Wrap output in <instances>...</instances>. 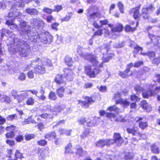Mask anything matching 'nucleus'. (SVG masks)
<instances>
[{
	"mask_svg": "<svg viewBox=\"0 0 160 160\" xmlns=\"http://www.w3.org/2000/svg\"><path fill=\"white\" fill-rule=\"evenodd\" d=\"M19 22L20 34L21 37L30 42L25 41L20 38L14 37L11 39L10 43H8L9 50L12 52L18 51V53L22 57H26L29 53L31 48L35 52L38 50L37 45L34 42H38L45 44H50L53 41V37L48 32L46 31L39 36L36 35V32L32 31L31 26L27 25V22L20 18H18Z\"/></svg>",
	"mask_w": 160,
	"mask_h": 160,
	"instance_id": "nucleus-1",
	"label": "nucleus"
},
{
	"mask_svg": "<svg viewBox=\"0 0 160 160\" xmlns=\"http://www.w3.org/2000/svg\"><path fill=\"white\" fill-rule=\"evenodd\" d=\"M156 83V81H153L151 84H146L144 88L140 85H137L134 87V90L137 94L140 93L144 90H146V91L142 92V95L144 98H148L149 96H153L155 91H160V86H157Z\"/></svg>",
	"mask_w": 160,
	"mask_h": 160,
	"instance_id": "nucleus-2",
	"label": "nucleus"
},
{
	"mask_svg": "<svg viewBox=\"0 0 160 160\" xmlns=\"http://www.w3.org/2000/svg\"><path fill=\"white\" fill-rule=\"evenodd\" d=\"M32 65L36 66H34V72L35 73L39 74H43L45 73V66H51L52 63L50 60L47 58H43L42 61L39 58H37L32 62Z\"/></svg>",
	"mask_w": 160,
	"mask_h": 160,
	"instance_id": "nucleus-3",
	"label": "nucleus"
},
{
	"mask_svg": "<svg viewBox=\"0 0 160 160\" xmlns=\"http://www.w3.org/2000/svg\"><path fill=\"white\" fill-rule=\"evenodd\" d=\"M63 71L64 74H58L56 76L55 81L58 84L64 83V85H65L66 79L69 81L72 80L73 74L72 71L71 69L65 68L64 69Z\"/></svg>",
	"mask_w": 160,
	"mask_h": 160,
	"instance_id": "nucleus-4",
	"label": "nucleus"
},
{
	"mask_svg": "<svg viewBox=\"0 0 160 160\" xmlns=\"http://www.w3.org/2000/svg\"><path fill=\"white\" fill-rule=\"evenodd\" d=\"M84 70L87 75L91 78L95 77V75L98 74L100 71L98 68H92V67L89 65H87L84 67Z\"/></svg>",
	"mask_w": 160,
	"mask_h": 160,
	"instance_id": "nucleus-5",
	"label": "nucleus"
},
{
	"mask_svg": "<svg viewBox=\"0 0 160 160\" xmlns=\"http://www.w3.org/2000/svg\"><path fill=\"white\" fill-rule=\"evenodd\" d=\"M80 55L85 59H87L89 62L92 63L93 65L96 66L98 63V61L96 55H92L91 54L81 52L80 54Z\"/></svg>",
	"mask_w": 160,
	"mask_h": 160,
	"instance_id": "nucleus-6",
	"label": "nucleus"
},
{
	"mask_svg": "<svg viewBox=\"0 0 160 160\" xmlns=\"http://www.w3.org/2000/svg\"><path fill=\"white\" fill-rule=\"evenodd\" d=\"M31 24L34 27V28L41 30L44 25V22L42 20L38 18H33L30 20Z\"/></svg>",
	"mask_w": 160,
	"mask_h": 160,
	"instance_id": "nucleus-7",
	"label": "nucleus"
},
{
	"mask_svg": "<svg viewBox=\"0 0 160 160\" xmlns=\"http://www.w3.org/2000/svg\"><path fill=\"white\" fill-rule=\"evenodd\" d=\"M113 139H110V142L111 144L115 143L118 147L121 146L122 144L124 142V140L122 138L120 134L118 133H115L113 136Z\"/></svg>",
	"mask_w": 160,
	"mask_h": 160,
	"instance_id": "nucleus-8",
	"label": "nucleus"
},
{
	"mask_svg": "<svg viewBox=\"0 0 160 160\" xmlns=\"http://www.w3.org/2000/svg\"><path fill=\"white\" fill-rule=\"evenodd\" d=\"M84 98V101L79 100L78 103L83 108H88L89 105L94 102L95 101L92 97H85Z\"/></svg>",
	"mask_w": 160,
	"mask_h": 160,
	"instance_id": "nucleus-9",
	"label": "nucleus"
},
{
	"mask_svg": "<svg viewBox=\"0 0 160 160\" xmlns=\"http://www.w3.org/2000/svg\"><path fill=\"white\" fill-rule=\"evenodd\" d=\"M155 9V8L152 4L147 8H143L142 10V15L144 19H148L149 13H151Z\"/></svg>",
	"mask_w": 160,
	"mask_h": 160,
	"instance_id": "nucleus-10",
	"label": "nucleus"
},
{
	"mask_svg": "<svg viewBox=\"0 0 160 160\" xmlns=\"http://www.w3.org/2000/svg\"><path fill=\"white\" fill-rule=\"evenodd\" d=\"M66 108V106L64 104H57L52 108L50 109V112L52 113V114L56 116L59 113L61 110H63Z\"/></svg>",
	"mask_w": 160,
	"mask_h": 160,
	"instance_id": "nucleus-11",
	"label": "nucleus"
},
{
	"mask_svg": "<svg viewBox=\"0 0 160 160\" xmlns=\"http://www.w3.org/2000/svg\"><path fill=\"white\" fill-rule=\"evenodd\" d=\"M110 141V139H100L97 142L96 145L97 146L101 148H103L105 146L109 147L111 145Z\"/></svg>",
	"mask_w": 160,
	"mask_h": 160,
	"instance_id": "nucleus-12",
	"label": "nucleus"
},
{
	"mask_svg": "<svg viewBox=\"0 0 160 160\" xmlns=\"http://www.w3.org/2000/svg\"><path fill=\"white\" fill-rule=\"evenodd\" d=\"M26 12L32 17L37 16L39 14V11L36 9L33 8H28L25 10Z\"/></svg>",
	"mask_w": 160,
	"mask_h": 160,
	"instance_id": "nucleus-13",
	"label": "nucleus"
},
{
	"mask_svg": "<svg viewBox=\"0 0 160 160\" xmlns=\"http://www.w3.org/2000/svg\"><path fill=\"white\" fill-rule=\"evenodd\" d=\"M101 15L98 13L97 12H93L92 13L87 15L88 17V20L89 21H96L95 19H98L101 17Z\"/></svg>",
	"mask_w": 160,
	"mask_h": 160,
	"instance_id": "nucleus-14",
	"label": "nucleus"
},
{
	"mask_svg": "<svg viewBox=\"0 0 160 160\" xmlns=\"http://www.w3.org/2000/svg\"><path fill=\"white\" fill-rule=\"evenodd\" d=\"M133 64L132 62L127 65V68L124 72H120L119 75L122 78H125L127 75L128 73L130 71V68L133 67Z\"/></svg>",
	"mask_w": 160,
	"mask_h": 160,
	"instance_id": "nucleus-15",
	"label": "nucleus"
},
{
	"mask_svg": "<svg viewBox=\"0 0 160 160\" xmlns=\"http://www.w3.org/2000/svg\"><path fill=\"white\" fill-rule=\"evenodd\" d=\"M24 6V3L23 1L19 0L18 2H14L11 5L10 8L11 9H18L17 8L23 7Z\"/></svg>",
	"mask_w": 160,
	"mask_h": 160,
	"instance_id": "nucleus-16",
	"label": "nucleus"
},
{
	"mask_svg": "<svg viewBox=\"0 0 160 160\" xmlns=\"http://www.w3.org/2000/svg\"><path fill=\"white\" fill-rule=\"evenodd\" d=\"M28 96V93L26 92H24L21 94H18L16 100L18 102L20 103L25 99Z\"/></svg>",
	"mask_w": 160,
	"mask_h": 160,
	"instance_id": "nucleus-17",
	"label": "nucleus"
},
{
	"mask_svg": "<svg viewBox=\"0 0 160 160\" xmlns=\"http://www.w3.org/2000/svg\"><path fill=\"white\" fill-rule=\"evenodd\" d=\"M0 101L2 102H5L7 103H10L11 100L10 97L2 94L0 92Z\"/></svg>",
	"mask_w": 160,
	"mask_h": 160,
	"instance_id": "nucleus-18",
	"label": "nucleus"
},
{
	"mask_svg": "<svg viewBox=\"0 0 160 160\" xmlns=\"http://www.w3.org/2000/svg\"><path fill=\"white\" fill-rule=\"evenodd\" d=\"M131 47L133 48L134 50L133 51V52L135 54H137L139 52V51H141L140 54L143 55H147L146 53H142V51L143 48L142 47H140L138 45L136 44V46L133 47L132 46L131 44Z\"/></svg>",
	"mask_w": 160,
	"mask_h": 160,
	"instance_id": "nucleus-19",
	"label": "nucleus"
},
{
	"mask_svg": "<svg viewBox=\"0 0 160 160\" xmlns=\"http://www.w3.org/2000/svg\"><path fill=\"white\" fill-rule=\"evenodd\" d=\"M140 6H139L134 8H133L132 10V12H133V16L134 18L135 19H138L139 16L141 15L139 12V10L140 8Z\"/></svg>",
	"mask_w": 160,
	"mask_h": 160,
	"instance_id": "nucleus-20",
	"label": "nucleus"
},
{
	"mask_svg": "<svg viewBox=\"0 0 160 160\" xmlns=\"http://www.w3.org/2000/svg\"><path fill=\"white\" fill-rule=\"evenodd\" d=\"M151 152L154 154H158L159 153V148L156 143H153L150 146Z\"/></svg>",
	"mask_w": 160,
	"mask_h": 160,
	"instance_id": "nucleus-21",
	"label": "nucleus"
},
{
	"mask_svg": "<svg viewBox=\"0 0 160 160\" xmlns=\"http://www.w3.org/2000/svg\"><path fill=\"white\" fill-rule=\"evenodd\" d=\"M65 91V88L63 87H61L57 89L56 90V93L58 97L62 98L64 96V93Z\"/></svg>",
	"mask_w": 160,
	"mask_h": 160,
	"instance_id": "nucleus-22",
	"label": "nucleus"
},
{
	"mask_svg": "<svg viewBox=\"0 0 160 160\" xmlns=\"http://www.w3.org/2000/svg\"><path fill=\"white\" fill-rule=\"evenodd\" d=\"M149 38L150 39L151 42L154 44H156L158 42V38L157 36L154 35L153 34H148Z\"/></svg>",
	"mask_w": 160,
	"mask_h": 160,
	"instance_id": "nucleus-23",
	"label": "nucleus"
},
{
	"mask_svg": "<svg viewBox=\"0 0 160 160\" xmlns=\"http://www.w3.org/2000/svg\"><path fill=\"white\" fill-rule=\"evenodd\" d=\"M56 136V133L54 132H49L46 134L45 137L46 138L48 139L49 140L55 138Z\"/></svg>",
	"mask_w": 160,
	"mask_h": 160,
	"instance_id": "nucleus-24",
	"label": "nucleus"
},
{
	"mask_svg": "<svg viewBox=\"0 0 160 160\" xmlns=\"http://www.w3.org/2000/svg\"><path fill=\"white\" fill-rule=\"evenodd\" d=\"M127 131L128 133H132L133 135L141 136V134L138 132L134 128H128L127 129Z\"/></svg>",
	"mask_w": 160,
	"mask_h": 160,
	"instance_id": "nucleus-25",
	"label": "nucleus"
},
{
	"mask_svg": "<svg viewBox=\"0 0 160 160\" xmlns=\"http://www.w3.org/2000/svg\"><path fill=\"white\" fill-rule=\"evenodd\" d=\"M123 26L122 25L120 24H118L117 26L112 29V30L113 32H121L122 30Z\"/></svg>",
	"mask_w": 160,
	"mask_h": 160,
	"instance_id": "nucleus-26",
	"label": "nucleus"
},
{
	"mask_svg": "<svg viewBox=\"0 0 160 160\" xmlns=\"http://www.w3.org/2000/svg\"><path fill=\"white\" fill-rule=\"evenodd\" d=\"M76 148V154L80 157L82 156L83 154L85 152L83 150L82 148L79 146H77Z\"/></svg>",
	"mask_w": 160,
	"mask_h": 160,
	"instance_id": "nucleus-27",
	"label": "nucleus"
},
{
	"mask_svg": "<svg viewBox=\"0 0 160 160\" xmlns=\"http://www.w3.org/2000/svg\"><path fill=\"white\" fill-rule=\"evenodd\" d=\"M24 157L22 154L20 153L18 150H17L14 155V160H18V159H21Z\"/></svg>",
	"mask_w": 160,
	"mask_h": 160,
	"instance_id": "nucleus-28",
	"label": "nucleus"
},
{
	"mask_svg": "<svg viewBox=\"0 0 160 160\" xmlns=\"http://www.w3.org/2000/svg\"><path fill=\"white\" fill-rule=\"evenodd\" d=\"M113 98L115 100L116 103V104H119V103H120V101H121L122 98H121V95L119 93H118L116 94H114V96L113 97Z\"/></svg>",
	"mask_w": 160,
	"mask_h": 160,
	"instance_id": "nucleus-29",
	"label": "nucleus"
},
{
	"mask_svg": "<svg viewBox=\"0 0 160 160\" xmlns=\"http://www.w3.org/2000/svg\"><path fill=\"white\" fill-rule=\"evenodd\" d=\"M133 157L134 155L133 153L127 152L125 154L124 158L125 160H131Z\"/></svg>",
	"mask_w": 160,
	"mask_h": 160,
	"instance_id": "nucleus-30",
	"label": "nucleus"
},
{
	"mask_svg": "<svg viewBox=\"0 0 160 160\" xmlns=\"http://www.w3.org/2000/svg\"><path fill=\"white\" fill-rule=\"evenodd\" d=\"M120 103H119V104H122L123 107L124 108L128 107L130 104L129 102L127 100H124L122 99L120 101Z\"/></svg>",
	"mask_w": 160,
	"mask_h": 160,
	"instance_id": "nucleus-31",
	"label": "nucleus"
},
{
	"mask_svg": "<svg viewBox=\"0 0 160 160\" xmlns=\"http://www.w3.org/2000/svg\"><path fill=\"white\" fill-rule=\"evenodd\" d=\"M12 32V31L9 30L8 29L6 28H3L1 32V37L3 38L4 35H6V34H9Z\"/></svg>",
	"mask_w": 160,
	"mask_h": 160,
	"instance_id": "nucleus-32",
	"label": "nucleus"
},
{
	"mask_svg": "<svg viewBox=\"0 0 160 160\" xmlns=\"http://www.w3.org/2000/svg\"><path fill=\"white\" fill-rule=\"evenodd\" d=\"M139 126L142 129H144L148 126V123L147 122H139Z\"/></svg>",
	"mask_w": 160,
	"mask_h": 160,
	"instance_id": "nucleus-33",
	"label": "nucleus"
},
{
	"mask_svg": "<svg viewBox=\"0 0 160 160\" xmlns=\"http://www.w3.org/2000/svg\"><path fill=\"white\" fill-rule=\"evenodd\" d=\"M49 99L52 100H55L57 98L55 93L52 91L50 92L48 96Z\"/></svg>",
	"mask_w": 160,
	"mask_h": 160,
	"instance_id": "nucleus-34",
	"label": "nucleus"
},
{
	"mask_svg": "<svg viewBox=\"0 0 160 160\" xmlns=\"http://www.w3.org/2000/svg\"><path fill=\"white\" fill-rule=\"evenodd\" d=\"M71 131L72 130L70 129L66 130L62 128L59 130V132L62 134H64L68 136L70 135Z\"/></svg>",
	"mask_w": 160,
	"mask_h": 160,
	"instance_id": "nucleus-35",
	"label": "nucleus"
},
{
	"mask_svg": "<svg viewBox=\"0 0 160 160\" xmlns=\"http://www.w3.org/2000/svg\"><path fill=\"white\" fill-rule=\"evenodd\" d=\"M108 110L110 111H113L116 113L118 112L119 111V109L114 105L108 107Z\"/></svg>",
	"mask_w": 160,
	"mask_h": 160,
	"instance_id": "nucleus-36",
	"label": "nucleus"
},
{
	"mask_svg": "<svg viewBox=\"0 0 160 160\" xmlns=\"http://www.w3.org/2000/svg\"><path fill=\"white\" fill-rule=\"evenodd\" d=\"M65 62L68 65L71 66L72 64V58L68 56L66 57L65 58Z\"/></svg>",
	"mask_w": 160,
	"mask_h": 160,
	"instance_id": "nucleus-37",
	"label": "nucleus"
},
{
	"mask_svg": "<svg viewBox=\"0 0 160 160\" xmlns=\"http://www.w3.org/2000/svg\"><path fill=\"white\" fill-rule=\"evenodd\" d=\"M34 103V99L32 97L28 98L26 102L27 105H33Z\"/></svg>",
	"mask_w": 160,
	"mask_h": 160,
	"instance_id": "nucleus-38",
	"label": "nucleus"
},
{
	"mask_svg": "<svg viewBox=\"0 0 160 160\" xmlns=\"http://www.w3.org/2000/svg\"><path fill=\"white\" fill-rule=\"evenodd\" d=\"M72 148V145L71 143H69L65 147V153H67L69 152L72 153L71 151V148Z\"/></svg>",
	"mask_w": 160,
	"mask_h": 160,
	"instance_id": "nucleus-39",
	"label": "nucleus"
},
{
	"mask_svg": "<svg viewBox=\"0 0 160 160\" xmlns=\"http://www.w3.org/2000/svg\"><path fill=\"white\" fill-rule=\"evenodd\" d=\"M124 42H119V43L115 42L113 43V46L114 48H119L122 47L124 46Z\"/></svg>",
	"mask_w": 160,
	"mask_h": 160,
	"instance_id": "nucleus-40",
	"label": "nucleus"
},
{
	"mask_svg": "<svg viewBox=\"0 0 160 160\" xmlns=\"http://www.w3.org/2000/svg\"><path fill=\"white\" fill-rule=\"evenodd\" d=\"M15 136L14 131H9L6 134V136L7 138H12Z\"/></svg>",
	"mask_w": 160,
	"mask_h": 160,
	"instance_id": "nucleus-41",
	"label": "nucleus"
},
{
	"mask_svg": "<svg viewBox=\"0 0 160 160\" xmlns=\"http://www.w3.org/2000/svg\"><path fill=\"white\" fill-rule=\"evenodd\" d=\"M136 29V28H132L129 25H126L125 28V31L127 32H133Z\"/></svg>",
	"mask_w": 160,
	"mask_h": 160,
	"instance_id": "nucleus-42",
	"label": "nucleus"
},
{
	"mask_svg": "<svg viewBox=\"0 0 160 160\" xmlns=\"http://www.w3.org/2000/svg\"><path fill=\"white\" fill-rule=\"evenodd\" d=\"M59 25V23L57 22H55L51 24V27L52 29L56 31H57L58 29L57 27Z\"/></svg>",
	"mask_w": 160,
	"mask_h": 160,
	"instance_id": "nucleus-43",
	"label": "nucleus"
},
{
	"mask_svg": "<svg viewBox=\"0 0 160 160\" xmlns=\"http://www.w3.org/2000/svg\"><path fill=\"white\" fill-rule=\"evenodd\" d=\"M10 94L14 99H17L18 95L17 91L15 90L11 91Z\"/></svg>",
	"mask_w": 160,
	"mask_h": 160,
	"instance_id": "nucleus-44",
	"label": "nucleus"
},
{
	"mask_svg": "<svg viewBox=\"0 0 160 160\" xmlns=\"http://www.w3.org/2000/svg\"><path fill=\"white\" fill-rule=\"evenodd\" d=\"M152 62L156 64L157 65L160 63V56L157 57L153 59Z\"/></svg>",
	"mask_w": 160,
	"mask_h": 160,
	"instance_id": "nucleus-45",
	"label": "nucleus"
},
{
	"mask_svg": "<svg viewBox=\"0 0 160 160\" xmlns=\"http://www.w3.org/2000/svg\"><path fill=\"white\" fill-rule=\"evenodd\" d=\"M102 34V29H98L94 32V34L92 36V38H93L96 36H101Z\"/></svg>",
	"mask_w": 160,
	"mask_h": 160,
	"instance_id": "nucleus-46",
	"label": "nucleus"
},
{
	"mask_svg": "<svg viewBox=\"0 0 160 160\" xmlns=\"http://www.w3.org/2000/svg\"><path fill=\"white\" fill-rule=\"evenodd\" d=\"M130 98L132 101L136 102H138L140 100V98L135 95H131Z\"/></svg>",
	"mask_w": 160,
	"mask_h": 160,
	"instance_id": "nucleus-47",
	"label": "nucleus"
},
{
	"mask_svg": "<svg viewBox=\"0 0 160 160\" xmlns=\"http://www.w3.org/2000/svg\"><path fill=\"white\" fill-rule=\"evenodd\" d=\"M18 79L21 81H23L26 79V75L23 73H21L18 75Z\"/></svg>",
	"mask_w": 160,
	"mask_h": 160,
	"instance_id": "nucleus-48",
	"label": "nucleus"
},
{
	"mask_svg": "<svg viewBox=\"0 0 160 160\" xmlns=\"http://www.w3.org/2000/svg\"><path fill=\"white\" fill-rule=\"evenodd\" d=\"M118 5L120 12L121 13H123V5L122 3L121 2L119 1L118 2Z\"/></svg>",
	"mask_w": 160,
	"mask_h": 160,
	"instance_id": "nucleus-49",
	"label": "nucleus"
},
{
	"mask_svg": "<svg viewBox=\"0 0 160 160\" xmlns=\"http://www.w3.org/2000/svg\"><path fill=\"white\" fill-rule=\"evenodd\" d=\"M47 141L43 139H41L37 142L38 145L41 146H44L47 144Z\"/></svg>",
	"mask_w": 160,
	"mask_h": 160,
	"instance_id": "nucleus-50",
	"label": "nucleus"
},
{
	"mask_svg": "<svg viewBox=\"0 0 160 160\" xmlns=\"http://www.w3.org/2000/svg\"><path fill=\"white\" fill-rule=\"evenodd\" d=\"M78 122L80 124L83 125L86 122L85 118L83 117H80L78 119Z\"/></svg>",
	"mask_w": 160,
	"mask_h": 160,
	"instance_id": "nucleus-51",
	"label": "nucleus"
},
{
	"mask_svg": "<svg viewBox=\"0 0 160 160\" xmlns=\"http://www.w3.org/2000/svg\"><path fill=\"white\" fill-rule=\"evenodd\" d=\"M141 107L144 109H147L148 107V104L146 101L143 100L141 102Z\"/></svg>",
	"mask_w": 160,
	"mask_h": 160,
	"instance_id": "nucleus-52",
	"label": "nucleus"
},
{
	"mask_svg": "<svg viewBox=\"0 0 160 160\" xmlns=\"http://www.w3.org/2000/svg\"><path fill=\"white\" fill-rule=\"evenodd\" d=\"M45 151V153L44 152H42L41 153L39 156V160H45L43 158L45 157V158L48 155V152H47V153H46Z\"/></svg>",
	"mask_w": 160,
	"mask_h": 160,
	"instance_id": "nucleus-53",
	"label": "nucleus"
},
{
	"mask_svg": "<svg viewBox=\"0 0 160 160\" xmlns=\"http://www.w3.org/2000/svg\"><path fill=\"white\" fill-rule=\"evenodd\" d=\"M96 123L95 120L93 118V119L87 123V125L88 126L91 127L94 126Z\"/></svg>",
	"mask_w": 160,
	"mask_h": 160,
	"instance_id": "nucleus-54",
	"label": "nucleus"
},
{
	"mask_svg": "<svg viewBox=\"0 0 160 160\" xmlns=\"http://www.w3.org/2000/svg\"><path fill=\"white\" fill-rule=\"evenodd\" d=\"M42 10L45 13L48 14H51L53 11L52 9H50L48 8H43Z\"/></svg>",
	"mask_w": 160,
	"mask_h": 160,
	"instance_id": "nucleus-55",
	"label": "nucleus"
},
{
	"mask_svg": "<svg viewBox=\"0 0 160 160\" xmlns=\"http://www.w3.org/2000/svg\"><path fill=\"white\" fill-rule=\"evenodd\" d=\"M16 128V127L13 125H11L6 127V129L7 131H13Z\"/></svg>",
	"mask_w": 160,
	"mask_h": 160,
	"instance_id": "nucleus-56",
	"label": "nucleus"
},
{
	"mask_svg": "<svg viewBox=\"0 0 160 160\" xmlns=\"http://www.w3.org/2000/svg\"><path fill=\"white\" fill-rule=\"evenodd\" d=\"M34 136V135L33 134H28L26 135L25 136V139L26 140L29 141L33 138Z\"/></svg>",
	"mask_w": 160,
	"mask_h": 160,
	"instance_id": "nucleus-57",
	"label": "nucleus"
},
{
	"mask_svg": "<svg viewBox=\"0 0 160 160\" xmlns=\"http://www.w3.org/2000/svg\"><path fill=\"white\" fill-rule=\"evenodd\" d=\"M143 64V62L142 61H139L137 62H135L134 65H133V66L135 67H138L140 66L141 65H142Z\"/></svg>",
	"mask_w": 160,
	"mask_h": 160,
	"instance_id": "nucleus-58",
	"label": "nucleus"
},
{
	"mask_svg": "<svg viewBox=\"0 0 160 160\" xmlns=\"http://www.w3.org/2000/svg\"><path fill=\"white\" fill-rule=\"evenodd\" d=\"M111 58L112 56L109 55H108V56L107 57H105V56H104L102 58L103 62H108L109 60L111 59Z\"/></svg>",
	"mask_w": 160,
	"mask_h": 160,
	"instance_id": "nucleus-59",
	"label": "nucleus"
},
{
	"mask_svg": "<svg viewBox=\"0 0 160 160\" xmlns=\"http://www.w3.org/2000/svg\"><path fill=\"white\" fill-rule=\"evenodd\" d=\"M64 122L65 121L64 120H60L59 121L55 124L53 125V128L54 129L59 125H60L61 124H64Z\"/></svg>",
	"mask_w": 160,
	"mask_h": 160,
	"instance_id": "nucleus-60",
	"label": "nucleus"
},
{
	"mask_svg": "<svg viewBox=\"0 0 160 160\" xmlns=\"http://www.w3.org/2000/svg\"><path fill=\"white\" fill-rule=\"evenodd\" d=\"M16 117V115L15 114L8 115L7 118V119L8 120L12 121Z\"/></svg>",
	"mask_w": 160,
	"mask_h": 160,
	"instance_id": "nucleus-61",
	"label": "nucleus"
},
{
	"mask_svg": "<svg viewBox=\"0 0 160 160\" xmlns=\"http://www.w3.org/2000/svg\"><path fill=\"white\" fill-rule=\"evenodd\" d=\"M9 28L12 30H18V26L15 24L14 22L9 27Z\"/></svg>",
	"mask_w": 160,
	"mask_h": 160,
	"instance_id": "nucleus-62",
	"label": "nucleus"
},
{
	"mask_svg": "<svg viewBox=\"0 0 160 160\" xmlns=\"http://www.w3.org/2000/svg\"><path fill=\"white\" fill-rule=\"evenodd\" d=\"M23 138L22 135H19L16 136L15 140L18 142H20L23 140Z\"/></svg>",
	"mask_w": 160,
	"mask_h": 160,
	"instance_id": "nucleus-63",
	"label": "nucleus"
},
{
	"mask_svg": "<svg viewBox=\"0 0 160 160\" xmlns=\"http://www.w3.org/2000/svg\"><path fill=\"white\" fill-rule=\"evenodd\" d=\"M5 0H2L0 1V8L4 10L5 8Z\"/></svg>",
	"mask_w": 160,
	"mask_h": 160,
	"instance_id": "nucleus-64",
	"label": "nucleus"
}]
</instances>
